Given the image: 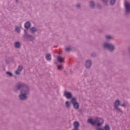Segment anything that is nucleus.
Here are the masks:
<instances>
[{
	"instance_id": "nucleus-10",
	"label": "nucleus",
	"mask_w": 130,
	"mask_h": 130,
	"mask_svg": "<svg viewBox=\"0 0 130 130\" xmlns=\"http://www.w3.org/2000/svg\"><path fill=\"white\" fill-rule=\"evenodd\" d=\"M110 127H109V125H106L104 128H98V130H110Z\"/></svg>"
},
{
	"instance_id": "nucleus-27",
	"label": "nucleus",
	"mask_w": 130,
	"mask_h": 130,
	"mask_svg": "<svg viewBox=\"0 0 130 130\" xmlns=\"http://www.w3.org/2000/svg\"><path fill=\"white\" fill-rule=\"evenodd\" d=\"M120 106H122L123 107H124L125 106V105L124 104L120 105Z\"/></svg>"
},
{
	"instance_id": "nucleus-5",
	"label": "nucleus",
	"mask_w": 130,
	"mask_h": 130,
	"mask_svg": "<svg viewBox=\"0 0 130 130\" xmlns=\"http://www.w3.org/2000/svg\"><path fill=\"white\" fill-rule=\"evenodd\" d=\"M125 9L126 13H130V4L126 1L125 2Z\"/></svg>"
},
{
	"instance_id": "nucleus-21",
	"label": "nucleus",
	"mask_w": 130,
	"mask_h": 130,
	"mask_svg": "<svg viewBox=\"0 0 130 130\" xmlns=\"http://www.w3.org/2000/svg\"><path fill=\"white\" fill-rule=\"evenodd\" d=\"M65 106L66 107H69L70 106V103L69 102H66Z\"/></svg>"
},
{
	"instance_id": "nucleus-13",
	"label": "nucleus",
	"mask_w": 130,
	"mask_h": 130,
	"mask_svg": "<svg viewBox=\"0 0 130 130\" xmlns=\"http://www.w3.org/2000/svg\"><path fill=\"white\" fill-rule=\"evenodd\" d=\"M30 26H31V24H30V22H27L26 23H25V24L24 25V27L26 29H29V28H30Z\"/></svg>"
},
{
	"instance_id": "nucleus-6",
	"label": "nucleus",
	"mask_w": 130,
	"mask_h": 130,
	"mask_svg": "<svg viewBox=\"0 0 130 130\" xmlns=\"http://www.w3.org/2000/svg\"><path fill=\"white\" fill-rule=\"evenodd\" d=\"M120 104V103L119 102V101H118V100H116L114 102V105L115 106V109H116V110H120V109L117 108V106H119Z\"/></svg>"
},
{
	"instance_id": "nucleus-25",
	"label": "nucleus",
	"mask_w": 130,
	"mask_h": 130,
	"mask_svg": "<svg viewBox=\"0 0 130 130\" xmlns=\"http://www.w3.org/2000/svg\"><path fill=\"white\" fill-rule=\"evenodd\" d=\"M27 37L28 39H30V40H32V38H33V37H31L30 36H27Z\"/></svg>"
},
{
	"instance_id": "nucleus-20",
	"label": "nucleus",
	"mask_w": 130,
	"mask_h": 130,
	"mask_svg": "<svg viewBox=\"0 0 130 130\" xmlns=\"http://www.w3.org/2000/svg\"><path fill=\"white\" fill-rule=\"evenodd\" d=\"M90 7H91V8H94V3H93V2H90Z\"/></svg>"
},
{
	"instance_id": "nucleus-15",
	"label": "nucleus",
	"mask_w": 130,
	"mask_h": 130,
	"mask_svg": "<svg viewBox=\"0 0 130 130\" xmlns=\"http://www.w3.org/2000/svg\"><path fill=\"white\" fill-rule=\"evenodd\" d=\"M20 43L19 42H16L15 43V47H16L17 48H19V47H20Z\"/></svg>"
},
{
	"instance_id": "nucleus-4",
	"label": "nucleus",
	"mask_w": 130,
	"mask_h": 130,
	"mask_svg": "<svg viewBox=\"0 0 130 130\" xmlns=\"http://www.w3.org/2000/svg\"><path fill=\"white\" fill-rule=\"evenodd\" d=\"M71 103H73V107L75 109H78L79 108V104L77 102L76 99L73 98L71 100Z\"/></svg>"
},
{
	"instance_id": "nucleus-1",
	"label": "nucleus",
	"mask_w": 130,
	"mask_h": 130,
	"mask_svg": "<svg viewBox=\"0 0 130 130\" xmlns=\"http://www.w3.org/2000/svg\"><path fill=\"white\" fill-rule=\"evenodd\" d=\"M17 89L18 90H21V93L19 95V99L21 100H26L27 99V94H29V88L22 83L17 86Z\"/></svg>"
},
{
	"instance_id": "nucleus-9",
	"label": "nucleus",
	"mask_w": 130,
	"mask_h": 130,
	"mask_svg": "<svg viewBox=\"0 0 130 130\" xmlns=\"http://www.w3.org/2000/svg\"><path fill=\"white\" fill-rule=\"evenodd\" d=\"M23 69V67L22 66H19L17 70L15 71V74L16 75H19L20 74V72L22 71Z\"/></svg>"
},
{
	"instance_id": "nucleus-19",
	"label": "nucleus",
	"mask_w": 130,
	"mask_h": 130,
	"mask_svg": "<svg viewBox=\"0 0 130 130\" xmlns=\"http://www.w3.org/2000/svg\"><path fill=\"white\" fill-rule=\"evenodd\" d=\"M115 3V0H111L110 1V5H111V6H113V5H114Z\"/></svg>"
},
{
	"instance_id": "nucleus-12",
	"label": "nucleus",
	"mask_w": 130,
	"mask_h": 130,
	"mask_svg": "<svg viewBox=\"0 0 130 130\" xmlns=\"http://www.w3.org/2000/svg\"><path fill=\"white\" fill-rule=\"evenodd\" d=\"M46 59L47 60H51V55L50 54H46Z\"/></svg>"
},
{
	"instance_id": "nucleus-2",
	"label": "nucleus",
	"mask_w": 130,
	"mask_h": 130,
	"mask_svg": "<svg viewBox=\"0 0 130 130\" xmlns=\"http://www.w3.org/2000/svg\"><path fill=\"white\" fill-rule=\"evenodd\" d=\"M87 122L90 123L91 124L95 125L96 124L98 126H100L103 124L104 123V120L102 118H98L95 117L94 120L92 119H88L87 120Z\"/></svg>"
},
{
	"instance_id": "nucleus-22",
	"label": "nucleus",
	"mask_w": 130,
	"mask_h": 130,
	"mask_svg": "<svg viewBox=\"0 0 130 130\" xmlns=\"http://www.w3.org/2000/svg\"><path fill=\"white\" fill-rule=\"evenodd\" d=\"M62 66H61V65H58V66H57V69L58 70H61V69H62Z\"/></svg>"
},
{
	"instance_id": "nucleus-31",
	"label": "nucleus",
	"mask_w": 130,
	"mask_h": 130,
	"mask_svg": "<svg viewBox=\"0 0 130 130\" xmlns=\"http://www.w3.org/2000/svg\"><path fill=\"white\" fill-rule=\"evenodd\" d=\"M25 36L26 37V34H25Z\"/></svg>"
},
{
	"instance_id": "nucleus-14",
	"label": "nucleus",
	"mask_w": 130,
	"mask_h": 130,
	"mask_svg": "<svg viewBox=\"0 0 130 130\" xmlns=\"http://www.w3.org/2000/svg\"><path fill=\"white\" fill-rule=\"evenodd\" d=\"M57 60L58 61H59V62H63V60H64V59L62 58L60 56H58L57 57Z\"/></svg>"
},
{
	"instance_id": "nucleus-23",
	"label": "nucleus",
	"mask_w": 130,
	"mask_h": 130,
	"mask_svg": "<svg viewBox=\"0 0 130 130\" xmlns=\"http://www.w3.org/2000/svg\"><path fill=\"white\" fill-rule=\"evenodd\" d=\"M106 39H111V38H112V37L110 36H106Z\"/></svg>"
},
{
	"instance_id": "nucleus-32",
	"label": "nucleus",
	"mask_w": 130,
	"mask_h": 130,
	"mask_svg": "<svg viewBox=\"0 0 130 130\" xmlns=\"http://www.w3.org/2000/svg\"><path fill=\"white\" fill-rule=\"evenodd\" d=\"M16 2L18 1V0H16Z\"/></svg>"
},
{
	"instance_id": "nucleus-8",
	"label": "nucleus",
	"mask_w": 130,
	"mask_h": 130,
	"mask_svg": "<svg viewBox=\"0 0 130 130\" xmlns=\"http://www.w3.org/2000/svg\"><path fill=\"white\" fill-rule=\"evenodd\" d=\"M64 95L66 96L67 99H71L72 98V93L68 92H64Z\"/></svg>"
},
{
	"instance_id": "nucleus-28",
	"label": "nucleus",
	"mask_w": 130,
	"mask_h": 130,
	"mask_svg": "<svg viewBox=\"0 0 130 130\" xmlns=\"http://www.w3.org/2000/svg\"><path fill=\"white\" fill-rule=\"evenodd\" d=\"M77 8H79V7H80V4H78V5H77Z\"/></svg>"
},
{
	"instance_id": "nucleus-11",
	"label": "nucleus",
	"mask_w": 130,
	"mask_h": 130,
	"mask_svg": "<svg viewBox=\"0 0 130 130\" xmlns=\"http://www.w3.org/2000/svg\"><path fill=\"white\" fill-rule=\"evenodd\" d=\"M91 61L90 60L86 61L85 63L86 69H89V68H91Z\"/></svg>"
},
{
	"instance_id": "nucleus-30",
	"label": "nucleus",
	"mask_w": 130,
	"mask_h": 130,
	"mask_svg": "<svg viewBox=\"0 0 130 130\" xmlns=\"http://www.w3.org/2000/svg\"><path fill=\"white\" fill-rule=\"evenodd\" d=\"M129 52H130V48H129Z\"/></svg>"
},
{
	"instance_id": "nucleus-26",
	"label": "nucleus",
	"mask_w": 130,
	"mask_h": 130,
	"mask_svg": "<svg viewBox=\"0 0 130 130\" xmlns=\"http://www.w3.org/2000/svg\"><path fill=\"white\" fill-rule=\"evenodd\" d=\"M104 3H107L108 2V0H102Z\"/></svg>"
},
{
	"instance_id": "nucleus-17",
	"label": "nucleus",
	"mask_w": 130,
	"mask_h": 130,
	"mask_svg": "<svg viewBox=\"0 0 130 130\" xmlns=\"http://www.w3.org/2000/svg\"><path fill=\"white\" fill-rule=\"evenodd\" d=\"M65 50L67 52L71 51V50H72V48H71V47H68L66 48Z\"/></svg>"
},
{
	"instance_id": "nucleus-16",
	"label": "nucleus",
	"mask_w": 130,
	"mask_h": 130,
	"mask_svg": "<svg viewBox=\"0 0 130 130\" xmlns=\"http://www.w3.org/2000/svg\"><path fill=\"white\" fill-rule=\"evenodd\" d=\"M30 32L31 33H34V32H35L36 31V28L35 27H32L31 28H30Z\"/></svg>"
},
{
	"instance_id": "nucleus-18",
	"label": "nucleus",
	"mask_w": 130,
	"mask_h": 130,
	"mask_svg": "<svg viewBox=\"0 0 130 130\" xmlns=\"http://www.w3.org/2000/svg\"><path fill=\"white\" fill-rule=\"evenodd\" d=\"M21 29V27H18V26H16V31L17 32H20V30Z\"/></svg>"
},
{
	"instance_id": "nucleus-7",
	"label": "nucleus",
	"mask_w": 130,
	"mask_h": 130,
	"mask_svg": "<svg viewBox=\"0 0 130 130\" xmlns=\"http://www.w3.org/2000/svg\"><path fill=\"white\" fill-rule=\"evenodd\" d=\"M73 125L74 126V128L73 130H79L78 129V127H79V126L80 125V124H79L78 122H75L73 124Z\"/></svg>"
},
{
	"instance_id": "nucleus-24",
	"label": "nucleus",
	"mask_w": 130,
	"mask_h": 130,
	"mask_svg": "<svg viewBox=\"0 0 130 130\" xmlns=\"http://www.w3.org/2000/svg\"><path fill=\"white\" fill-rule=\"evenodd\" d=\"M6 74L7 75H8L10 77H12V76H13V75L12 74V73H10V72H7Z\"/></svg>"
},
{
	"instance_id": "nucleus-29",
	"label": "nucleus",
	"mask_w": 130,
	"mask_h": 130,
	"mask_svg": "<svg viewBox=\"0 0 130 130\" xmlns=\"http://www.w3.org/2000/svg\"><path fill=\"white\" fill-rule=\"evenodd\" d=\"M24 32H25V33H26V30H24Z\"/></svg>"
},
{
	"instance_id": "nucleus-3",
	"label": "nucleus",
	"mask_w": 130,
	"mask_h": 130,
	"mask_svg": "<svg viewBox=\"0 0 130 130\" xmlns=\"http://www.w3.org/2000/svg\"><path fill=\"white\" fill-rule=\"evenodd\" d=\"M105 48H107L110 51H112L114 49V46L111 44L105 43L104 44Z\"/></svg>"
}]
</instances>
